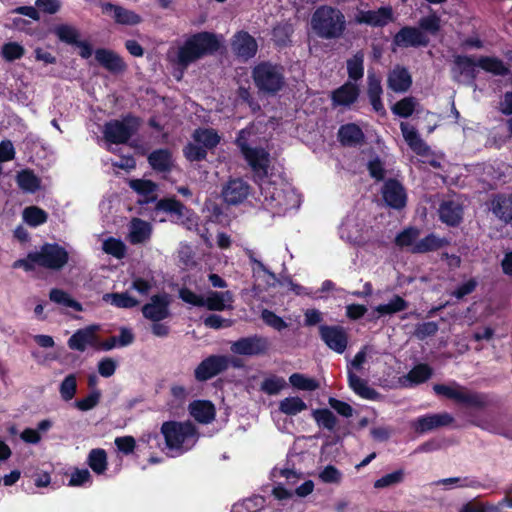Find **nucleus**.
<instances>
[{
	"label": "nucleus",
	"mask_w": 512,
	"mask_h": 512,
	"mask_svg": "<svg viewBox=\"0 0 512 512\" xmlns=\"http://www.w3.org/2000/svg\"><path fill=\"white\" fill-rule=\"evenodd\" d=\"M220 47L221 43L214 33L208 31L194 33L178 48L177 64L182 69H187L202 57L216 53Z\"/></svg>",
	"instance_id": "obj_1"
},
{
	"label": "nucleus",
	"mask_w": 512,
	"mask_h": 512,
	"mask_svg": "<svg viewBox=\"0 0 512 512\" xmlns=\"http://www.w3.org/2000/svg\"><path fill=\"white\" fill-rule=\"evenodd\" d=\"M220 47L221 43L214 33L208 31L194 33L178 48L177 64L182 69H187L202 57L216 53Z\"/></svg>",
	"instance_id": "obj_2"
},
{
	"label": "nucleus",
	"mask_w": 512,
	"mask_h": 512,
	"mask_svg": "<svg viewBox=\"0 0 512 512\" xmlns=\"http://www.w3.org/2000/svg\"><path fill=\"white\" fill-rule=\"evenodd\" d=\"M220 47L221 43L214 33L208 31L194 33L178 48L177 64L182 69H187L202 57L216 53Z\"/></svg>",
	"instance_id": "obj_3"
},
{
	"label": "nucleus",
	"mask_w": 512,
	"mask_h": 512,
	"mask_svg": "<svg viewBox=\"0 0 512 512\" xmlns=\"http://www.w3.org/2000/svg\"><path fill=\"white\" fill-rule=\"evenodd\" d=\"M310 25L315 35L321 39H339L346 30V19L338 8L321 5L313 12Z\"/></svg>",
	"instance_id": "obj_4"
},
{
	"label": "nucleus",
	"mask_w": 512,
	"mask_h": 512,
	"mask_svg": "<svg viewBox=\"0 0 512 512\" xmlns=\"http://www.w3.org/2000/svg\"><path fill=\"white\" fill-rule=\"evenodd\" d=\"M169 450L183 453L191 449L199 438L197 427L191 421H165L160 428Z\"/></svg>",
	"instance_id": "obj_5"
},
{
	"label": "nucleus",
	"mask_w": 512,
	"mask_h": 512,
	"mask_svg": "<svg viewBox=\"0 0 512 512\" xmlns=\"http://www.w3.org/2000/svg\"><path fill=\"white\" fill-rule=\"evenodd\" d=\"M252 79L260 92L276 95L285 86L284 68L270 61H262L252 69Z\"/></svg>",
	"instance_id": "obj_6"
},
{
	"label": "nucleus",
	"mask_w": 512,
	"mask_h": 512,
	"mask_svg": "<svg viewBox=\"0 0 512 512\" xmlns=\"http://www.w3.org/2000/svg\"><path fill=\"white\" fill-rule=\"evenodd\" d=\"M139 127L140 118L127 114L120 120L113 119L105 123L103 129L104 139L111 144H127Z\"/></svg>",
	"instance_id": "obj_7"
},
{
	"label": "nucleus",
	"mask_w": 512,
	"mask_h": 512,
	"mask_svg": "<svg viewBox=\"0 0 512 512\" xmlns=\"http://www.w3.org/2000/svg\"><path fill=\"white\" fill-rule=\"evenodd\" d=\"M30 258L40 267L58 271L68 263L69 254L58 243H44Z\"/></svg>",
	"instance_id": "obj_8"
},
{
	"label": "nucleus",
	"mask_w": 512,
	"mask_h": 512,
	"mask_svg": "<svg viewBox=\"0 0 512 512\" xmlns=\"http://www.w3.org/2000/svg\"><path fill=\"white\" fill-rule=\"evenodd\" d=\"M270 342L268 338L261 335L241 337L232 342L230 350L236 355L262 356L268 353Z\"/></svg>",
	"instance_id": "obj_9"
},
{
	"label": "nucleus",
	"mask_w": 512,
	"mask_h": 512,
	"mask_svg": "<svg viewBox=\"0 0 512 512\" xmlns=\"http://www.w3.org/2000/svg\"><path fill=\"white\" fill-rule=\"evenodd\" d=\"M171 301V295L166 292L152 295L150 301L143 305L142 314L152 322H160L167 319L171 316Z\"/></svg>",
	"instance_id": "obj_10"
},
{
	"label": "nucleus",
	"mask_w": 512,
	"mask_h": 512,
	"mask_svg": "<svg viewBox=\"0 0 512 512\" xmlns=\"http://www.w3.org/2000/svg\"><path fill=\"white\" fill-rule=\"evenodd\" d=\"M226 355L212 354L204 358L195 368L194 377L198 382H206L226 371Z\"/></svg>",
	"instance_id": "obj_11"
},
{
	"label": "nucleus",
	"mask_w": 512,
	"mask_h": 512,
	"mask_svg": "<svg viewBox=\"0 0 512 512\" xmlns=\"http://www.w3.org/2000/svg\"><path fill=\"white\" fill-rule=\"evenodd\" d=\"M244 159L253 172L254 182H261L268 178L270 167V155L261 147H254L253 150L243 155Z\"/></svg>",
	"instance_id": "obj_12"
},
{
	"label": "nucleus",
	"mask_w": 512,
	"mask_h": 512,
	"mask_svg": "<svg viewBox=\"0 0 512 512\" xmlns=\"http://www.w3.org/2000/svg\"><path fill=\"white\" fill-rule=\"evenodd\" d=\"M319 335L321 340L336 353L342 354L348 345V335L340 325H320Z\"/></svg>",
	"instance_id": "obj_13"
},
{
	"label": "nucleus",
	"mask_w": 512,
	"mask_h": 512,
	"mask_svg": "<svg viewBox=\"0 0 512 512\" xmlns=\"http://www.w3.org/2000/svg\"><path fill=\"white\" fill-rule=\"evenodd\" d=\"M393 20V10L390 6L380 7L377 10H357L354 23L371 27H384Z\"/></svg>",
	"instance_id": "obj_14"
},
{
	"label": "nucleus",
	"mask_w": 512,
	"mask_h": 512,
	"mask_svg": "<svg viewBox=\"0 0 512 512\" xmlns=\"http://www.w3.org/2000/svg\"><path fill=\"white\" fill-rule=\"evenodd\" d=\"M99 329V325L92 324L76 330L67 341L68 347L79 352H84L88 346L96 349Z\"/></svg>",
	"instance_id": "obj_15"
},
{
	"label": "nucleus",
	"mask_w": 512,
	"mask_h": 512,
	"mask_svg": "<svg viewBox=\"0 0 512 512\" xmlns=\"http://www.w3.org/2000/svg\"><path fill=\"white\" fill-rule=\"evenodd\" d=\"M383 200L393 209H402L406 205L407 195L404 186L394 178L384 182L381 190Z\"/></svg>",
	"instance_id": "obj_16"
},
{
	"label": "nucleus",
	"mask_w": 512,
	"mask_h": 512,
	"mask_svg": "<svg viewBox=\"0 0 512 512\" xmlns=\"http://www.w3.org/2000/svg\"><path fill=\"white\" fill-rule=\"evenodd\" d=\"M250 186L241 178L230 179L222 189L223 200L229 205L242 203L249 195Z\"/></svg>",
	"instance_id": "obj_17"
},
{
	"label": "nucleus",
	"mask_w": 512,
	"mask_h": 512,
	"mask_svg": "<svg viewBox=\"0 0 512 512\" xmlns=\"http://www.w3.org/2000/svg\"><path fill=\"white\" fill-rule=\"evenodd\" d=\"M489 209L499 221L512 224V193L494 194Z\"/></svg>",
	"instance_id": "obj_18"
},
{
	"label": "nucleus",
	"mask_w": 512,
	"mask_h": 512,
	"mask_svg": "<svg viewBox=\"0 0 512 512\" xmlns=\"http://www.w3.org/2000/svg\"><path fill=\"white\" fill-rule=\"evenodd\" d=\"M232 49L237 57L243 60L253 58L258 50V44L254 37L246 31H239L234 35Z\"/></svg>",
	"instance_id": "obj_19"
},
{
	"label": "nucleus",
	"mask_w": 512,
	"mask_h": 512,
	"mask_svg": "<svg viewBox=\"0 0 512 512\" xmlns=\"http://www.w3.org/2000/svg\"><path fill=\"white\" fill-rule=\"evenodd\" d=\"M359 95V86L356 83L347 81L331 92L332 105L333 107H349L357 101Z\"/></svg>",
	"instance_id": "obj_20"
},
{
	"label": "nucleus",
	"mask_w": 512,
	"mask_h": 512,
	"mask_svg": "<svg viewBox=\"0 0 512 512\" xmlns=\"http://www.w3.org/2000/svg\"><path fill=\"white\" fill-rule=\"evenodd\" d=\"M440 220L448 226H458L463 219V205L457 199L444 200L438 209Z\"/></svg>",
	"instance_id": "obj_21"
},
{
	"label": "nucleus",
	"mask_w": 512,
	"mask_h": 512,
	"mask_svg": "<svg viewBox=\"0 0 512 512\" xmlns=\"http://www.w3.org/2000/svg\"><path fill=\"white\" fill-rule=\"evenodd\" d=\"M95 59L104 69L113 74L122 73L127 68V65L124 62L123 58L110 49H96Z\"/></svg>",
	"instance_id": "obj_22"
},
{
	"label": "nucleus",
	"mask_w": 512,
	"mask_h": 512,
	"mask_svg": "<svg viewBox=\"0 0 512 512\" xmlns=\"http://www.w3.org/2000/svg\"><path fill=\"white\" fill-rule=\"evenodd\" d=\"M454 422V417L448 412L427 414L418 417V433H426L439 428L448 427Z\"/></svg>",
	"instance_id": "obj_23"
},
{
	"label": "nucleus",
	"mask_w": 512,
	"mask_h": 512,
	"mask_svg": "<svg viewBox=\"0 0 512 512\" xmlns=\"http://www.w3.org/2000/svg\"><path fill=\"white\" fill-rule=\"evenodd\" d=\"M347 378L349 388L359 397L371 401H378L382 397L376 389L369 386L367 380L360 378L350 368L347 371Z\"/></svg>",
	"instance_id": "obj_24"
},
{
	"label": "nucleus",
	"mask_w": 512,
	"mask_h": 512,
	"mask_svg": "<svg viewBox=\"0 0 512 512\" xmlns=\"http://www.w3.org/2000/svg\"><path fill=\"white\" fill-rule=\"evenodd\" d=\"M103 13H113L114 21L122 25H137L141 23L142 18L134 11L128 10L120 5L105 2L101 5Z\"/></svg>",
	"instance_id": "obj_25"
},
{
	"label": "nucleus",
	"mask_w": 512,
	"mask_h": 512,
	"mask_svg": "<svg viewBox=\"0 0 512 512\" xmlns=\"http://www.w3.org/2000/svg\"><path fill=\"white\" fill-rule=\"evenodd\" d=\"M441 27V19L436 13L422 17L418 22V46L429 43V36H436Z\"/></svg>",
	"instance_id": "obj_26"
},
{
	"label": "nucleus",
	"mask_w": 512,
	"mask_h": 512,
	"mask_svg": "<svg viewBox=\"0 0 512 512\" xmlns=\"http://www.w3.org/2000/svg\"><path fill=\"white\" fill-rule=\"evenodd\" d=\"M255 183L259 185L261 195L272 208L277 210L283 209L285 203L283 201L284 193L282 189H279L274 182L268 179Z\"/></svg>",
	"instance_id": "obj_27"
},
{
	"label": "nucleus",
	"mask_w": 512,
	"mask_h": 512,
	"mask_svg": "<svg viewBox=\"0 0 512 512\" xmlns=\"http://www.w3.org/2000/svg\"><path fill=\"white\" fill-rule=\"evenodd\" d=\"M190 415L201 424L211 423L216 416L214 404L209 400H195L189 405Z\"/></svg>",
	"instance_id": "obj_28"
},
{
	"label": "nucleus",
	"mask_w": 512,
	"mask_h": 512,
	"mask_svg": "<svg viewBox=\"0 0 512 512\" xmlns=\"http://www.w3.org/2000/svg\"><path fill=\"white\" fill-rule=\"evenodd\" d=\"M337 136L341 145L345 147H356L365 139L362 129L355 123L341 125Z\"/></svg>",
	"instance_id": "obj_29"
},
{
	"label": "nucleus",
	"mask_w": 512,
	"mask_h": 512,
	"mask_svg": "<svg viewBox=\"0 0 512 512\" xmlns=\"http://www.w3.org/2000/svg\"><path fill=\"white\" fill-rule=\"evenodd\" d=\"M151 168L158 173H169L173 168L172 152L167 148L153 150L147 157Z\"/></svg>",
	"instance_id": "obj_30"
},
{
	"label": "nucleus",
	"mask_w": 512,
	"mask_h": 512,
	"mask_svg": "<svg viewBox=\"0 0 512 512\" xmlns=\"http://www.w3.org/2000/svg\"><path fill=\"white\" fill-rule=\"evenodd\" d=\"M233 303V293L229 290L218 292L209 291L204 298V307L210 311H224L231 309Z\"/></svg>",
	"instance_id": "obj_31"
},
{
	"label": "nucleus",
	"mask_w": 512,
	"mask_h": 512,
	"mask_svg": "<svg viewBox=\"0 0 512 512\" xmlns=\"http://www.w3.org/2000/svg\"><path fill=\"white\" fill-rule=\"evenodd\" d=\"M382 93L383 90L380 78L376 75L369 74L367 94L370 104L376 113H378L380 116H385L386 110L381 100Z\"/></svg>",
	"instance_id": "obj_32"
},
{
	"label": "nucleus",
	"mask_w": 512,
	"mask_h": 512,
	"mask_svg": "<svg viewBox=\"0 0 512 512\" xmlns=\"http://www.w3.org/2000/svg\"><path fill=\"white\" fill-rule=\"evenodd\" d=\"M152 232L149 222L140 218H133L130 222L129 242L133 245L141 244L147 241Z\"/></svg>",
	"instance_id": "obj_33"
},
{
	"label": "nucleus",
	"mask_w": 512,
	"mask_h": 512,
	"mask_svg": "<svg viewBox=\"0 0 512 512\" xmlns=\"http://www.w3.org/2000/svg\"><path fill=\"white\" fill-rule=\"evenodd\" d=\"M388 88L395 92H405L412 83L411 76L407 69L397 66L388 74Z\"/></svg>",
	"instance_id": "obj_34"
},
{
	"label": "nucleus",
	"mask_w": 512,
	"mask_h": 512,
	"mask_svg": "<svg viewBox=\"0 0 512 512\" xmlns=\"http://www.w3.org/2000/svg\"><path fill=\"white\" fill-rule=\"evenodd\" d=\"M129 186L136 193L145 197L143 200L139 201L140 204H149L156 201L157 196L153 195V193L157 189V184L152 180L131 179L129 181Z\"/></svg>",
	"instance_id": "obj_35"
},
{
	"label": "nucleus",
	"mask_w": 512,
	"mask_h": 512,
	"mask_svg": "<svg viewBox=\"0 0 512 512\" xmlns=\"http://www.w3.org/2000/svg\"><path fill=\"white\" fill-rule=\"evenodd\" d=\"M192 138L196 143L201 144L206 151L214 149L221 141L220 135L213 128L199 127L194 130Z\"/></svg>",
	"instance_id": "obj_36"
},
{
	"label": "nucleus",
	"mask_w": 512,
	"mask_h": 512,
	"mask_svg": "<svg viewBox=\"0 0 512 512\" xmlns=\"http://www.w3.org/2000/svg\"><path fill=\"white\" fill-rule=\"evenodd\" d=\"M477 66L497 76H506L509 73V69L504 62L496 57H480Z\"/></svg>",
	"instance_id": "obj_37"
},
{
	"label": "nucleus",
	"mask_w": 512,
	"mask_h": 512,
	"mask_svg": "<svg viewBox=\"0 0 512 512\" xmlns=\"http://www.w3.org/2000/svg\"><path fill=\"white\" fill-rule=\"evenodd\" d=\"M52 33L60 42L75 45L79 41L80 33L77 28L69 24H59L52 29Z\"/></svg>",
	"instance_id": "obj_38"
},
{
	"label": "nucleus",
	"mask_w": 512,
	"mask_h": 512,
	"mask_svg": "<svg viewBox=\"0 0 512 512\" xmlns=\"http://www.w3.org/2000/svg\"><path fill=\"white\" fill-rule=\"evenodd\" d=\"M16 181L19 188L25 192L35 193L40 188V179L29 169L18 172Z\"/></svg>",
	"instance_id": "obj_39"
},
{
	"label": "nucleus",
	"mask_w": 512,
	"mask_h": 512,
	"mask_svg": "<svg viewBox=\"0 0 512 512\" xmlns=\"http://www.w3.org/2000/svg\"><path fill=\"white\" fill-rule=\"evenodd\" d=\"M156 210H161L167 213L175 214L178 218L184 217L185 214L191 213L190 209L179 200L175 198H163L156 203Z\"/></svg>",
	"instance_id": "obj_40"
},
{
	"label": "nucleus",
	"mask_w": 512,
	"mask_h": 512,
	"mask_svg": "<svg viewBox=\"0 0 512 512\" xmlns=\"http://www.w3.org/2000/svg\"><path fill=\"white\" fill-rule=\"evenodd\" d=\"M87 464L96 474H103L107 470V453L102 448L92 449L87 458Z\"/></svg>",
	"instance_id": "obj_41"
},
{
	"label": "nucleus",
	"mask_w": 512,
	"mask_h": 512,
	"mask_svg": "<svg viewBox=\"0 0 512 512\" xmlns=\"http://www.w3.org/2000/svg\"><path fill=\"white\" fill-rule=\"evenodd\" d=\"M49 298L52 302L67 307L72 308L77 312L82 311V305L77 300L73 299L69 293L66 291L59 289V288H53L49 292Z\"/></svg>",
	"instance_id": "obj_42"
},
{
	"label": "nucleus",
	"mask_w": 512,
	"mask_h": 512,
	"mask_svg": "<svg viewBox=\"0 0 512 512\" xmlns=\"http://www.w3.org/2000/svg\"><path fill=\"white\" fill-rule=\"evenodd\" d=\"M449 240L445 237H439L435 233H430L418 241V253L437 251L449 245Z\"/></svg>",
	"instance_id": "obj_43"
},
{
	"label": "nucleus",
	"mask_w": 512,
	"mask_h": 512,
	"mask_svg": "<svg viewBox=\"0 0 512 512\" xmlns=\"http://www.w3.org/2000/svg\"><path fill=\"white\" fill-rule=\"evenodd\" d=\"M23 220L30 227H38L48 220V213L38 206H28L23 210Z\"/></svg>",
	"instance_id": "obj_44"
},
{
	"label": "nucleus",
	"mask_w": 512,
	"mask_h": 512,
	"mask_svg": "<svg viewBox=\"0 0 512 512\" xmlns=\"http://www.w3.org/2000/svg\"><path fill=\"white\" fill-rule=\"evenodd\" d=\"M347 73L350 80L357 82L364 75V54L362 51L357 52L346 62Z\"/></svg>",
	"instance_id": "obj_45"
},
{
	"label": "nucleus",
	"mask_w": 512,
	"mask_h": 512,
	"mask_svg": "<svg viewBox=\"0 0 512 512\" xmlns=\"http://www.w3.org/2000/svg\"><path fill=\"white\" fill-rule=\"evenodd\" d=\"M312 416L319 427L334 431L337 425V418L328 408H319L312 411Z\"/></svg>",
	"instance_id": "obj_46"
},
{
	"label": "nucleus",
	"mask_w": 512,
	"mask_h": 512,
	"mask_svg": "<svg viewBox=\"0 0 512 512\" xmlns=\"http://www.w3.org/2000/svg\"><path fill=\"white\" fill-rule=\"evenodd\" d=\"M407 308V302L399 295L394 297L386 304H380L375 308V311L380 316L392 315L401 312Z\"/></svg>",
	"instance_id": "obj_47"
},
{
	"label": "nucleus",
	"mask_w": 512,
	"mask_h": 512,
	"mask_svg": "<svg viewBox=\"0 0 512 512\" xmlns=\"http://www.w3.org/2000/svg\"><path fill=\"white\" fill-rule=\"evenodd\" d=\"M307 408L306 403L300 397H287L280 401L279 410L289 416H294Z\"/></svg>",
	"instance_id": "obj_48"
},
{
	"label": "nucleus",
	"mask_w": 512,
	"mask_h": 512,
	"mask_svg": "<svg viewBox=\"0 0 512 512\" xmlns=\"http://www.w3.org/2000/svg\"><path fill=\"white\" fill-rule=\"evenodd\" d=\"M457 403L464 404L468 407L482 409L487 405V400L483 394L470 392L463 387Z\"/></svg>",
	"instance_id": "obj_49"
},
{
	"label": "nucleus",
	"mask_w": 512,
	"mask_h": 512,
	"mask_svg": "<svg viewBox=\"0 0 512 512\" xmlns=\"http://www.w3.org/2000/svg\"><path fill=\"white\" fill-rule=\"evenodd\" d=\"M289 382L294 388L303 391H314L319 387L317 380L301 373H293L290 375Z\"/></svg>",
	"instance_id": "obj_50"
},
{
	"label": "nucleus",
	"mask_w": 512,
	"mask_h": 512,
	"mask_svg": "<svg viewBox=\"0 0 512 512\" xmlns=\"http://www.w3.org/2000/svg\"><path fill=\"white\" fill-rule=\"evenodd\" d=\"M463 386L456 382H452L449 385L445 384H434L433 391L439 396H443L447 399L458 402Z\"/></svg>",
	"instance_id": "obj_51"
},
{
	"label": "nucleus",
	"mask_w": 512,
	"mask_h": 512,
	"mask_svg": "<svg viewBox=\"0 0 512 512\" xmlns=\"http://www.w3.org/2000/svg\"><path fill=\"white\" fill-rule=\"evenodd\" d=\"M394 43L400 47L416 46V27H403L394 36Z\"/></svg>",
	"instance_id": "obj_52"
},
{
	"label": "nucleus",
	"mask_w": 512,
	"mask_h": 512,
	"mask_svg": "<svg viewBox=\"0 0 512 512\" xmlns=\"http://www.w3.org/2000/svg\"><path fill=\"white\" fill-rule=\"evenodd\" d=\"M25 54L24 47L18 42H7L2 46L1 55L7 62L21 59Z\"/></svg>",
	"instance_id": "obj_53"
},
{
	"label": "nucleus",
	"mask_w": 512,
	"mask_h": 512,
	"mask_svg": "<svg viewBox=\"0 0 512 512\" xmlns=\"http://www.w3.org/2000/svg\"><path fill=\"white\" fill-rule=\"evenodd\" d=\"M286 386L284 378L271 375L265 378L261 383V390L268 395L278 394Z\"/></svg>",
	"instance_id": "obj_54"
},
{
	"label": "nucleus",
	"mask_w": 512,
	"mask_h": 512,
	"mask_svg": "<svg viewBox=\"0 0 512 512\" xmlns=\"http://www.w3.org/2000/svg\"><path fill=\"white\" fill-rule=\"evenodd\" d=\"M77 391V379L74 374L67 375L60 384L59 392L63 400L70 401Z\"/></svg>",
	"instance_id": "obj_55"
},
{
	"label": "nucleus",
	"mask_w": 512,
	"mask_h": 512,
	"mask_svg": "<svg viewBox=\"0 0 512 512\" xmlns=\"http://www.w3.org/2000/svg\"><path fill=\"white\" fill-rule=\"evenodd\" d=\"M103 250L117 259H122L126 254V245L120 239L110 237L104 241Z\"/></svg>",
	"instance_id": "obj_56"
},
{
	"label": "nucleus",
	"mask_w": 512,
	"mask_h": 512,
	"mask_svg": "<svg viewBox=\"0 0 512 512\" xmlns=\"http://www.w3.org/2000/svg\"><path fill=\"white\" fill-rule=\"evenodd\" d=\"M418 156H421L422 164H429L433 168H440L442 157L430 153V148L418 139Z\"/></svg>",
	"instance_id": "obj_57"
},
{
	"label": "nucleus",
	"mask_w": 512,
	"mask_h": 512,
	"mask_svg": "<svg viewBox=\"0 0 512 512\" xmlns=\"http://www.w3.org/2000/svg\"><path fill=\"white\" fill-rule=\"evenodd\" d=\"M101 399V391L94 389L88 396L82 399H77L74 403L75 407L80 411H89L95 408Z\"/></svg>",
	"instance_id": "obj_58"
},
{
	"label": "nucleus",
	"mask_w": 512,
	"mask_h": 512,
	"mask_svg": "<svg viewBox=\"0 0 512 512\" xmlns=\"http://www.w3.org/2000/svg\"><path fill=\"white\" fill-rule=\"evenodd\" d=\"M183 154L185 158L190 162H200L206 160L207 157V151L204 149V147L194 143H188L183 148Z\"/></svg>",
	"instance_id": "obj_59"
},
{
	"label": "nucleus",
	"mask_w": 512,
	"mask_h": 512,
	"mask_svg": "<svg viewBox=\"0 0 512 512\" xmlns=\"http://www.w3.org/2000/svg\"><path fill=\"white\" fill-rule=\"evenodd\" d=\"M455 64L462 74H465L472 79L476 77L477 63H475L471 57L457 56L455 59Z\"/></svg>",
	"instance_id": "obj_60"
},
{
	"label": "nucleus",
	"mask_w": 512,
	"mask_h": 512,
	"mask_svg": "<svg viewBox=\"0 0 512 512\" xmlns=\"http://www.w3.org/2000/svg\"><path fill=\"white\" fill-rule=\"evenodd\" d=\"M319 479L323 483L327 484H339L342 480L341 471L336 468L334 465H327L324 469L319 473Z\"/></svg>",
	"instance_id": "obj_61"
},
{
	"label": "nucleus",
	"mask_w": 512,
	"mask_h": 512,
	"mask_svg": "<svg viewBox=\"0 0 512 512\" xmlns=\"http://www.w3.org/2000/svg\"><path fill=\"white\" fill-rule=\"evenodd\" d=\"M415 109L414 98H404L398 101L393 107L392 112L400 117H409L412 115Z\"/></svg>",
	"instance_id": "obj_62"
},
{
	"label": "nucleus",
	"mask_w": 512,
	"mask_h": 512,
	"mask_svg": "<svg viewBox=\"0 0 512 512\" xmlns=\"http://www.w3.org/2000/svg\"><path fill=\"white\" fill-rule=\"evenodd\" d=\"M261 318L266 325L274 328L277 331H281L288 326L280 316L268 309H264L262 311Z\"/></svg>",
	"instance_id": "obj_63"
},
{
	"label": "nucleus",
	"mask_w": 512,
	"mask_h": 512,
	"mask_svg": "<svg viewBox=\"0 0 512 512\" xmlns=\"http://www.w3.org/2000/svg\"><path fill=\"white\" fill-rule=\"evenodd\" d=\"M459 512H500V507L489 502H469Z\"/></svg>",
	"instance_id": "obj_64"
}]
</instances>
